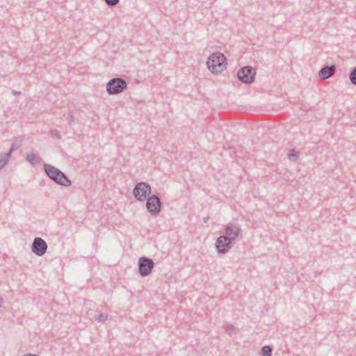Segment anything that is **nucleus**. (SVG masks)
I'll return each instance as SVG.
<instances>
[{
	"instance_id": "f257e3e1",
	"label": "nucleus",
	"mask_w": 356,
	"mask_h": 356,
	"mask_svg": "<svg viewBox=\"0 0 356 356\" xmlns=\"http://www.w3.org/2000/svg\"><path fill=\"white\" fill-rule=\"evenodd\" d=\"M241 233L238 225L229 223L225 227L224 234L220 236L216 241V248L219 254L227 253L232 247Z\"/></svg>"
},
{
	"instance_id": "f03ea898",
	"label": "nucleus",
	"mask_w": 356,
	"mask_h": 356,
	"mask_svg": "<svg viewBox=\"0 0 356 356\" xmlns=\"http://www.w3.org/2000/svg\"><path fill=\"white\" fill-rule=\"evenodd\" d=\"M44 171L47 177L56 184L63 186H70L72 181L60 169L50 164H44Z\"/></svg>"
},
{
	"instance_id": "7ed1b4c3",
	"label": "nucleus",
	"mask_w": 356,
	"mask_h": 356,
	"mask_svg": "<svg viewBox=\"0 0 356 356\" xmlns=\"http://www.w3.org/2000/svg\"><path fill=\"white\" fill-rule=\"evenodd\" d=\"M226 60L223 54L220 52L213 53L208 58L207 67L213 73H220L225 68Z\"/></svg>"
},
{
	"instance_id": "20e7f679",
	"label": "nucleus",
	"mask_w": 356,
	"mask_h": 356,
	"mask_svg": "<svg viewBox=\"0 0 356 356\" xmlns=\"http://www.w3.org/2000/svg\"><path fill=\"white\" fill-rule=\"evenodd\" d=\"M127 88V82L120 77L111 79L106 84V92L111 95L123 92Z\"/></svg>"
},
{
	"instance_id": "39448f33",
	"label": "nucleus",
	"mask_w": 356,
	"mask_h": 356,
	"mask_svg": "<svg viewBox=\"0 0 356 356\" xmlns=\"http://www.w3.org/2000/svg\"><path fill=\"white\" fill-rule=\"evenodd\" d=\"M151 186L145 181H140L136 184L133 189L135 198L139 202H144L151 195Z\"/></svg>"
},
{
	"instance_id": "423d86ee",
	"label": "nucleus",
	"mask_w": 356,
	"mask_h": 356,
	"mask_svg": "<svg viewBox=\"0 0 356 356\" xmlns=\"http://www.w3.org/2000/svg\"><path fill=\"white\" fill-rule=\"evenodd\" d=\"M256 76L255 70L251 66H245L241 67L237 72L238 80L245 84L252 83Z\"/></svg>"
},
{
	"instance_id": "0eeeda50",
	"label": "nucleus",
	"mask_w": 356,
	"mask_h": 356,
	"mask_svg": "<svg viewBox=\"0 0 356 356\" xmlns=\"http://www.w3.org/2000/svg\"><path fill=\"white\" fill-rule=\"evenodd\" d=\"M154 261L147 257H141L138 259V273L142 277L149 275L154 268Z\"/></svg>"
},
{
	"instance_id": "6e6552de",
	"label": "nucleus",
	"mask_w": 356,
	"mask_h": 356,
	"mask_svg": "<svg viewBox=\"0 0 356 356\" xmlns=\"http://www.w3.org/2000/svg\"><path fill=\"white\" fill-rule=\"evenodd\" d=\"M145 200L147 211L152 216H156L159 214L161 210V201L160 197L156 195H152Z\"/></svg>"
},
{
	"instance_id": "1a4fd4ad",
	"label": "nucleus",
	"mask_w": 356,
	"mask_h": 356,
	"mask_svg": "<svg viewBox=\"0 0 356 356\" xmlns=\"http://www.w3.org/2000/svg\"><path fill=\"white\" fill-rule=\"evenodd\" d=\"M47 250V244L46 241L40 237L34 238L32 245L31 250L37 256H43Z\"/></svg>"
},
{
	"instance_id": "9d476101",
	"label": "nucleus",
	"mask_w": 356,
	"mask_h": 356,
	"mask_svg": "<svg viewBox=\"0 0 356 356\" xmlns=\"http://www.w3.org/2000/svg\"><path fill=\"white\" fill-rule=\"evenodd\" d=\"M336 67L334 65H324L318 72V76L321 79L325 80L330 78L334 70Z\"/></svg>"
},
{
	"instance_id": "9b49d317",
	"label": "nucleus",
	"mask_w": 356,
	"mask_h": 356,
	"mask_svg": "<svg viewBox=\"0 0 356 356\" xmlns=\"http://www.w3.org/2000/svg\"><path fill=\"white\" fill-rule=\"evenodd\" d=\"M22 145V140H18L17 138H15V141L13 143L12 146L10 149L8 151V155L12 154V153Z\"/></svg>"
},
{
	"instance_id": "f8f14e48",
	"label": "nucleus",
	"mask_w": 356,
	"mask_h": 356,
	"mask_svg": "<svg viewBox=\"0 0 356 356\" xmlns=\"http://www.w3.org/2000/svg\"><path fill=\"white\" fill-rule=\"evenodd\" d=\"M26 160L34 165L39 162V157L35 154H29L26 156Z\"/></svg>"
},
{
	"instance_id": "ddd939ff",
	"label": "nucleus",
	"mask_w": 356,
	"mask_h": 356,
	"mask_svg": "<svg viewBox=\"0 0 356 356\" xmlns=\"http://www.w3.org/2000/svg\"><path fill=\"white\" fill-rule=\"evenodd\" d=\"M272 348L270 346H264L261 349V354L263 356H271L272 355Z\"/></svg>"
},
{
	"instance_id": "4468645a",
	"label": "nucleus",
	"mask_w": 356,
	"mask_h": 356,
	"mask_svg": "<svg viewBox=\"0 0 356 356\" xmlns=\"http://www.w3.org/2000/svg\"><path fill=\"white\" fill-rule=\"evenodd\" d=\"M288 157L290 161H295L299 157V152H296L293 149H291L289 150V152L288 154Z\"/></svg>"
},
{
	"instance_id": "2eb2a0df",
	"label": "nucleus",
	"mask_w": 356,
	"mask_h": 356,
	"mask_svg": "<svg viewBox=\"0 0 356 356\" xmlns=\"http://www.w3.org/2000/svg\"><path fill=\"white\" fill-rule=\"evenodd\" d=\"M10 156L7 152L0 158V169H2L7 164Z\"/></svg>"
},
{
	"instance_id": "dca6fc26",
	"label": "nucleus",
	"mask_w": 356,
	"mask_h": 356,
	"mask_svg": "<svg viewBox=\"0 0 356 356\" xmlns=\"http://www.w3.org/2000/svg\"><path fill=\"white\" fill-rule=\"evenodd\" d=\"M349 79L352 84L356 86V66L350 71Z\"/></svg>"
},
{
	"instance_id": "f3484780",
	"label": "nucleus",
	"mask_w": 356,
	"mask_h": 356,
	"mask_svg": "<svg viewBox=\"0 0 356 356\" xmlns=\"http://www.w3.org/2000/svg\"><path fill=\"white\" fill-rule=\"evenodd\" d=\"M108 318V315L104 314H100L96 317V320L99 322L105 321Z\"/></svg>"
},
{
	"instance_id": "a211bd4d",
	"label": "nucleus",
	"mask_w": 356,
	"mask_h": 356,
	"mask_svg": "<svg viewBox=\"0 0 356 356\" xmlns=\"http://www.w3.org/2000/svg\"><path fill=\"white\" fill-rule=\"evenodd\" d=\"M225 330L227 332L230 334L234 331V327L232 324H227L225 325Z\"/></svg>"
},
{
	"instance_id": "6ab92c4d",
	"label": "nucleus",
	"mask_w": 356,
	"mask_h": 356,
	"mask_svg": "<svg viewBox=\"0 0 356 356\" xmlns=\"http://www.w3.org/2000/svg\"><path fill=\"white\" fill-rule=\"evenodd\" d=\"M108 6H115L120 0H104Z\"/></svg>"
},
{
	"instance_id": "aec40b11",
	"label": "nucleus",
	"mask_w": 356,
	"mask_h": 356,
	"mask_svg": "<svg viewBox=\"0 0 356 356\" xmlns=\"http://www.w3.org/2000/svg\"><path fill=\"white\" fill-rule=\"evenodd\" d=\"M49 133L52 137L60 138L58 131L57 130H51Z\"/></svg>"
},
{
	"instance_id": "412c9836",
	"label": "nucleus",
	"mask_w": 356,
	"mask_h": 356,
	"mask_svg": "<svg viewBox=\"0 0 356 356\" xmlns=\"http://www.w3.org/2000/svg\"><path fill=\"white\" fill-rule=\"evenodd\" d=\"M67 119L70 120V121H73L74 120V117H73V115L71 113H69L67 114Z\"/></svg>"
},
{
	"instance_id": "4be33fe9",
	"label": "nucleus",
	"mask_w": 356,
	"mask_h": 356,
	"mask_svg": "<svg viewBox=\"0 0 356 356\" xmlns=\"http://www.w3.org/2000/svg\"><path fill=\"white\" fill-rule=\"evenodd\" d=\"M23 356H38V355H35V354H31V353H29V354H26Z\"/></svg>"
},
{
	"instance_id": "5701e85b",
	"label": "nucleus",
	"mask_w": 356,
	"mask_h": 356,
	"mask_svg": "<svg viewBox=\"0 0 356 356\" xmlns=\"http://www.w3.org/2000/svg\"><path fill=\"white\" fill-rule=\"evenodd\" d=\"M13 95H17L19 94V92H17V91H15V90H13Z\"/></svg>"
},
{
	"instance_id": "b1692460",
	"label": "nucleus",
	"mask_w": 356,
	"mask_h": 356,
	"mask_svg": "<svg viewBox=\"0 0 356 356\" xmlns=\"http://www.w3.org/2000/svg\"><path fill=\"white\" fill-rule=\"evenodd\" d=\"M207 222V219H206V218H204V223H206Z\"/></svg>"
}]
</instances>
